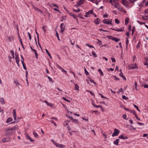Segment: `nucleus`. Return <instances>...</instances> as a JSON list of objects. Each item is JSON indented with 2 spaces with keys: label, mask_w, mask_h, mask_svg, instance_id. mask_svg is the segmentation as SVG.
<instances>
[{
  "label": "nucleus",
  "mask_w": 148,
  "mask_h": 148,
  "mask_svg": "<svg viewBox=\"0 0 148 148\" xmlns=\"http://www.w3.org/2000/svg\"><path fill=\"white\" fill-rule=\"evenodd\" d=\"M113 6L117 8L119 11H121L123 10V8L120 4L118 3L114 4Z\"/></svg>",
  "instance_id": "f257e3e1"
},
{
  "label": "nucleus",
  "mask_w": 148,
  "mask_h": 148,
  "mask_svg": "<svg viewBox=\"0 0 148 148\" xmlns=\"http://www.w3.org/2000/svg\"><path fill=\"white\" fill-rule=\"evenodd\" d=\"M108 19H105L103 20V22L104 23L108 25H112V19H111L109 21H108Z\"/></svg>",
  "instance_id": "f03ea898"
},
{
  "label": "nucleus",
  "mask_w": 148,
  "mask_h": 148,
  "mask_svg": "<svg viewBox=\"0 0 148 148\" xmlns=\"http://www.w3.org/2000/svg\"><path fill=\"white\" fill-rule=\"evenodd\" d=\"M120 132L119 130L116 129H115L114 130V132L112 134V136L113 137L117 136Z\"/></svg>",
  "instance_id": "7ed1b4c3"
},
{
  "label": "nucleus",
  "mask_w": 148,
  "mask_h": 148,
  "mask_svg": "<svg viewBox=\"0 0 148 148\" xmlns=\"http://www.w3.org/2000/svg\"><path fill=\"white\" fill-rule=\"evenodd\" d=\"M122 3L125 7L127 8L129 5V2L126 0H122Z\"/></svg>",
  "instance_id": "20e7f679"
},
{
  "label": "nucleus",
  "mask_w": 148,
  "mask_h": 148,
  "mask_svg": "<svg viewBox=\"0 0 148 148\" xmlns=\"http://www.w3.org/2000/svg\"><path fill=\"white\" fill-rule=\"evenodd\" d=\"M85 1V0H79V1L77 2V4L75 6H79L82 4H83Z\"/></svg>",
  "instance_id": "39448f33"
},
{
  "label": "nucleus",
  "mask_w": 148,
  "mask_h": 148,
  "mask_svg": "<svg viewBox=\"0 0 148 148\" xmlns=\"http://www.w3.org/2000/svg\"><path fill=\"white\" fill-rule=\"evenodd\" d=\"M11 138L10 137L4 138L2 139V142L3 143L7 142L10 141Z\"/></svg>",
  "instance_id": "423d86ee"
},
{
  "label": "nucleus",
  "mask_w": 148,
  "mask_h": 148,
  "mask_svg": "<svg viewBox=\"0 0 148 148\" xmlns=\"http://www.w3.org/2000/svg\"><path fill=\"white\" fill-rule=\"evenodd\" d=\"M25 135L26 137V138L27 139H28L30 140V141L31 142H34V140L32 139L31 137L29 136L28 134L27 133H25Z\"/></svg>",
  "instance_id": "0eeeda50"
},
{
  "label": "nucleus",
  "mask_w": 148,
  "mask_h": 148,
  "mask_svg": "<svg viewBox=\"0 0 148 148\" xmlns=\"http://www.w3.org/2000/svg\"><path fill=\"white\" fill-rule=\"evenodd\" d=\"M14 132L12 131L9 130V132H7L5 133V135L6 136L10 135V134L13 135Z\"/></svg>",
  "instance_id": "6e6552de"
},
{
  "label": "nucleus",
  "mask_w": 148,
  "mask_h": 148,
  "mask_svg": "<svg viewBox=\"0 0 148 148\" xmlns=\"http://www.w3.org/2000/svg\"><path fill=\"white\" fill-rule=\"evenodd\" d=\"M110 29H111L115 30V31H117V32H123L124 31V27H123L122 28L119 29H115V28H111Z\"/></svg>",
  "instance_id": "1a4fd4ad"
},
{
  "label": "nucleus",
  "mask_w": 148,
  "mask_h": 148,
  "mask_svg": "<svg viewBox=\"0 0 148 148\" xmlns=\"http://www.w3.org/2000/svg\"><path fill=\"white\" fill-rule=\"evenodd\" d=\"M15 59L16 61V63L17 64L18 66H19V59L18 56H17L16 55V57L15 58Z\"/></svg>",
  "instance_id": "9d476101"
},
{
  "label": "nucleus",
  "mask_w": 148,
  "mask_h": 148,
  "mask_svg": "<svg viewBox=\"0 0 148 148\" xmlns=\"http://www.w3.org/2000/svg\"><path fill=\"white\" fill-rule=\"evenodd\" d=\"M60 28L61 30L62 33H63L65 30V26L64 25V24L62 23L60 25Z\"/></svg>",
  "instance_id": "9b49d317"
},
{
  "label": "nucleus",
  "mask_w": 148,
  "mask_h": 148,
  "mask_svg": "<svg viewBox=\"0 0 148 148\" xmlns=\"http://www.w3.org/2000/svg\"><path fill=\"white\" fill-rule=\"evenodd\" d=\"M18 129V126L17 125H15L14 126V127H13L12 128L10 129V131H12L14 132L15 131H14V130Z\"/></svg>",
  "instance_id": "f8f14e48"
},
{
  "label": "nucleus",
  "mask_w": 148,
  "mask_h": 148,
  "mask_svg": "<svg viewBox=\"0 0 148 148\" xmlns=\"http://www.w3.org/2000/svg\"><path fill=\"white\" fill-rule=\"evenodd\" d=\"M13 116L14 118V120H15L16 119V114L15 109L13 110Z\"/></svg>",
  "instance_id": "ddd939ff"
},
{
  "label": "nucleus",
  "mask_w": 148,
  "mask_h": 148,
  "mask_svg": "<svg viewBox=\"0 0 148 148\" xmlns=\"http://www.w3.org/2000/svg\"><path fill=\"white\" fill-rule=\"evenodd\" d=\"M119 139H116L115 141L113 142V143L116 145H119Z\"/></svg>",
  "instance_id": "4468645a"
},
{
  "label": "nucleus",
  "mask_w": 148,
  "mask_h": 148,
  "mask_svg": "<svg viewBox=\"0 0 148 148\" xmlns=\"http://www.w3.org/2000/svg\"><path fill=\"white\" fill-rule=\"evenodd\" d=\"M0 102L2 104H5V102L4 99L3 98L1 97L0 98Z\"/></svg>",
  "instance_id": "2eb2a0df"
},
{
  "label": "nucleus",
  "mask_w": 148,
  "mask_h": 148,
  "mask_svg": "<svg viewBox=\"0 0 148 148\" xmlns=\"http://www.w3.org/2000/svg\"><path fill=\"white\" fill-rule=\"evenodd\" d=\"M119 138L122 139H127L128 137L127 136H123V135H121L119 136Z\"/></svg>",
  "instance_id": "dca6fc26"
},
{
  "label": "nucleus",
  "mask_w": 148,
  "mask_h": 148,
  "mask_svg": "<svg viewBox=\"0 0 148 148\" xmlns=\"http://www.w3.org/2000/svg\"><path fill=\"white\" fill-rule=\"evenodd\" d=\"M130 19L128 18H126L125 20V25H127Z\"/></svg>",
  "instance_id": "f3484780"
},
{
  "label": "nucleus",
  "mask_w": 148,
  "mask_h": 148,
  "mask_svg": "<svg viewBox=\"0 0 148 148\" xmlns=\"http://www.w3.org/2000/svg\"><path fill=\"white\" fill-rule=\"evenodd\" d=\"M100 21V19L98 18H97L96 20L94 21V22L96 25H98L99 23V21Z\"/></svg>",
  "instance_id": "a211bd4d"
},
{
  "label": "nucleus",
  "mask_w": 148,
  "mask_h": 148,
  "mask_svg": "<svg viewBox=\"0 0 148 148\" xmlns=\"http://www.w3.org/2000/svg\"><path fill=\"white\" fill-rule=\"evenodd\" d=\"M112 40L113 41H115L116 42H117L120 40V39L118 38L115 37H113V38Z\"/></svg>",
  "instance_id": "6ab92c4d"
},
{
  "label": "nucleus",
  "mask_w": 148,
  "mask_h": 148,
  "mask_svg": "<svg viewBox=\"0 0 148 148\" xmlns=\"http://www.w3.org/2000/svg\"><path fill=\"white\" fill-rule=\"evenodd\" d=\"M69 14L71 16H73L74 18H76V15H75L74 14L72 13V12H69Z\"/></svg>",
  "instance_id": "aec40b11"
},
{
  "label": "nucleus",
  "mask_w": 148,
  "mask_h": 148,
  "mask_svg": "<svg viewBox=\"0 0 148 148\" xmlns=\"http://www.w3.org/2000/svg\"><path fill=\"white\" fill-rule=\"evenodd\" d=\"M8 40L9 41H11L12 40H13L14 38V37L13 36L8 37Z\"/></svg>",
  "instance_id": "412c9836"
},
{
  "label": "nucleus",
  "mask_w": 148,
  "mask_h": 148,
  "mask_svg": "<svg viewBox=\"0 0 148 148\" xmlns=\"http://www.w3.org/2000/svg\"><path fill=\"white\" fill-rule=\"evenodd\" d=\"M12 121V118L10 117H9L7 119V121H6V122L7 123H9V122Z\"/></svg>",
  "instance_id": "4be33fe9"
},
{
  "label": "nucleus",
  "mask_w": 148,
  "mask_h": 148,
  "mask_svg": "<svg viewBox=\"0 0 148 148\" xmlns=\"http://www.w3.org/2000/svg\"><path fill=\"white\" fill-rule=\"evenodd\" d=\"M79 86L77 84H76L75 85V90H77L78 91L79 90Z\"/></svg>",
  "instance_id": "5701e85b"
},
{
  "label": "nucleus",
  "mask_w": 148,
  "mask_h": 148,
  "mask_svg": "<svg viewBox=\"0 0 148 148\" xmlns=\"http://www.w3.org/2000/svg\"><path fill=\"white\" fill-rule=\"evenodd\" d=\"M93 11L92 10H90L87 12H86V14H93Z\"/></svg>",
  "instance_id": "b1692460"
},
{
  "label": "nucleus",
  "mask_w": 148,
  "mask_h": 148,
  "mask_svg": "<svg viewBox=\"0 0 148 148\" xmlns=\"http://www.w3.org/2000/svg\"><path fill=\"white\" fill-rule=\"evenodd\" d=\"M45 51L48 54V55L49 56V57L50 58H52L51 55L50 54V53L48 51L47 49H45Z\"/></svg>",
  "instance_id": "393cba45"
},
{
  "label": "nucleus",
  "mask_w": 148,
  "mask_h": 148,
  "mask_svg": "<svg viewBox=\"0 0 148 148\" xmlns=\"http://www.w3.org/2000/svg\"><path fill=\"white\" fill-rule=\"evenodd\" d=\"M129 111L131 113H133L134 115L136 114L135 111L134 110H132L130 109H129Z\"/></svg>",
  "instance_id": "a878e982"
},
{
  "label": "nucleus",
  "mask_w": 148,
  "mask_h": 148,
  "mask_svg": "<svg viewBox=\"0 0 148 148\" xmlns=\"http://www.w3.org/2000/svg\"><path fill=\"white\" fill-rule=\"evenodd\" d=\"M33 51L35 53L36 58L37 59H38V55L37 53L36 52V51L35 49L34 50H33Z\"/></svg>",
  "instance_id": "bb28decb"
},
{
  "label": "nucleus",
  "mask_w": 148,
  "mask_h": 148,
  "mask_svg": "<svg viewBox=\"0 0 148 148\" xmlns=\"http://www.w3.org/2000/svg\"><path fill=\"white\" fill-rule=\"evenodd\" d=\"M98 71L100 73V74L102 76L103 75V73L101 69H99Z\"/></svg>",
  "instance_id": "cd10ccee"
},
{
  "label": "nucleus",
  "mask_w": 148,
  "mask_h": 148,
  "mask_svg": "<svg viewBox=\"0 0 148 148\" xmlns=\"http://www.w3.org/2000/svg\"><path fill=\"white\" fill-rule=\"evenodd\" d=\"M92 54L95 57H97V55L94 51H93L92 52Z\"/></svg>",
  "instance_id": "c85d7f7f"
},
{
  "label": "nucleus",
  "mask_w": 148,
  "mask_h": 148,
  "mask_svg": "<svg viewBox=\"0 0 148 148\" xmlns=\"http://www.w3.org/2000/svg\"><path fill=\"white\" fill-rule=\"evenodd\" d=\"M122 97L123 99H125V100H127L128 99V98L127 97H126L124 95H122Z\"/></svg>",
  "instance_id": "c756f323"
},
{
  "label": "nucleus",
  "mask_w": 148,
  "mask_h": 148,
  "mask_svg": "<svg viewBox=\"0 0 148 148\" xmlns=\"http://www.w3.org/2000/svg\"><path fill=\"white\" fill-rule=\"evenodd\" d=\"M10 53H12V56L13 58H14V52L13 50H12L10 51Z\"/></svg>",
  "instance_id": "7c9ffc66"
},
{
  "label": "nucleus",
  "mask_w": 148,
  "mask_h": 148,
  "mask_svg": "<svg viewBox=\"0 0 148 148\" xmlns=\"http://www.w3.org/2000/svg\"><path fill=\"white\" fill-rule=\"evenodd\" d=\"M50 122L51 123H53L54 125L56 127L57 126V125L56 124V123L53 120H51L50 121Z\"/></svg>",
  "instance_id": "2f4dec72"
},
{
  "label": "nucleus",
  "mask_w": 148,
  "mask_h": 148,
  "mask_svg": "<svg viewBox=\"0 0 148 148\" xmlns=\"http://www.w3.org/2000/svg\"><path fill=\"white\" fill-rule=\"evenodd\" d=\"M33 134L34 135V136L36 137H37L38 136V134L35 132H33Z\"/></svg>",
  "instance_id": "473e14b6"
},
{
  "label": "nucleus",
  "mask_w": 148,
  "mask_h": 148,
  "mask_svg": "<svg viewBox=\"0 0 148 148\" xmlns=\"http://www.w3.org/2000/svg\"><path fill=\"white\" fill-rule=\"evenodd\" d=\"M133 105H134V107L136 108L137 110L138 111H139V112H140V110H139V109H138V107L136 106V105H135L134 104H133Z\"/></svg>",
  "instance_id": "72a5a7b5"
},
{
  "label": "nucleus",
  "mask_w": 148,
  "mask_h": 148,
  "mask_svg": "<svg viewBox=\"0 0 148 148\" xmlns=\"http://www.w3.org/2000/svg\"><path fill=\"white\" fill-rule=\"evenodd\" d=\"M115 22L117 24H119L120 23L119 21L117 18H116L115 19Z\"/></svg>",
  "instance_id": "f704fd0d"
},
{
  "label": "nucleus",
  "mask_w": 148,
  "mask_h": 148,
  "mask_svg": "<svg viewBox=\"0 0 148 148\" xmlns=\"http://www.w3.org/2000/svg\"><path fill=\"white\" fill-rule=\"evenodd\" d=\"M73 11L74 12H78L80 11V10L79 8H78L77 10H76L74 9H73Z\"/></svg>",
  "instance_id": "c9c22d12"
},
{
  "label": "nucleus",
  "mask_w": 148,
  "mask_h": 148,
  "mask_svg": "<svg viewBox=\"0 0 148 148\" xmlns=\"http://www.w3.org/2000/svg\"><path fill=\"white\" fill-rule=\"evenodd\" d=\"M107 38H108L109 39H112V40L113 38V37L112 36H107Z\"/></svg>",
  "instance_id": "e433bc0d"
},
{
  "label": "nucleus",
  "mask_w": 148,
  "mask_h": 148,
  "mask_svg": "<svg viewBox=\"0 0 148 148\" xmlns=\"http://www.w3.org/2000/svg\"><path fill=\"white\" fill-rule=\"evenodd\" d=\"M135 117L136 118V119L138 120V121H140V118H139L137 116L136 114H135Z\"/></svg>",
  "instance_id": "4c0bfd02"
},
{
  "label": "nucleus",
  "mask_w": 148,
  "mask_h": 148,
  "mask_svg": "<svg viewBox=\"0 0 148 148\" xmlns=\"http://www.w3.org/2000/svg\"><path fill=\"white\" fill-rule=\"evenodd\" d=\"M140 44L141 42H139L136 45V47L138 49L139 48L140 45Z\"/></svg>",
  "instance_id": "58836bf2"
},
{
  "label": "nucleus",
  "mask_w": 148,
  "mask_h": 148,
  "mask_svg": "<svg viewBox=\"0 0 148 148\" xmlns=\"http://www.w3.org/2000/svg\"><path fill=\"white\" fill-rule=\"evenodd\" d=\"M56 36L57 37V38H58V40H60V38H59V34H58V32H56Z\"/></svg>",
  "instance_id": "ea45409f"
},
{
  "label": "nucleus",
  "mask_w": 148,
  "mask_h": 148,
  "mask_svg": "<svg viewBox=\"0 0 148 148\" xmlns=\"http://www.w3.org/2000/svg\"><path fill=\"white\" fill-rule=\"evenodd\" d=\"M21 58L22 59L21 60V62L22 63H24V59L23 56L22 55H21Z\"/></svg>",
  "instance_id": "a19ab883"
},
{
  "label": "nucleus",
  "mask_w": 148,
  "mask_h": 148,
  "mask_svg": "<svg viewBox=\"0 0 148 148\" xmlns=\"http://www.w3.org/2000/svg\"><path fill=\"white\" fill-rule=\"evenodd\" d=\"M90 82L92 83H93L95 84L96 85V83L95 82H94V81L93 80V79H91L90 78Z\"/></svg>",
  "instance_id": "79ce46f5"
},
{
  "label": "nucleus",
  "mask_w": 148,
  "mask_h": 148,
  "mask_svg": "<svg viewBox=\"0 0 148 148\" xmlns=\"http://www.w3.org/2000/svg\"><path fill=\"white\" fill-rule=\"evenodd\" d=\"M62 99L64 100L65 101H66L69 102H70V100L67 99H66L64 97H63L62 98Z\"/></svg>",
  "instance_id": "37998d69"
},
{
  "label": "nucleus",
  "mask_w": 148,
  "mask_h": 148,
  "mask_svg": "<svg viewBox=\"0 0 148 148\" xmlns=\"http://www.w3.org/2000/svg\"><path fill=\"white\" fill-rule=\"evenodd\" d=\"M85 45L86 46H87L90 48H94V47L93 46L90 45H89L88 44H86Z\"/></svg>",
  "instance_id": "c03bdc74"
},
{
  "label": "nucleus",
  "mask_w": 148,
  "mask_h": 148,
  "mask_svg": "<svg viewBox=\"0 0 148 148\" xmlns=\"http://www.w3.org/2000/svg\"><path fill=\"white\" fill-rule=\"evenodd\" d=\"M137 65L136 64H135L134 66H132L131 67V69H136L137 68Z\"/></svg>",
  "instance_id": "a18cd8bd"
},
{
  "label": "nucleus",
  "mask_w": 148,
  "mask_h": 148,
  "mask_svg": "<svg viewBox=\"0 0 148 148\" xmlns=\"http://www.w3.org/2000/svg\"><path fill=\"white\" fill-rule=\"evenodd\" d=\"M36 33L37 35V40H38V42L39 41V34L38 33H37V32L36 30Z\"/></svg>",
  "instance_id": "49530a36"
},
{
  "label": "nucleus",
  "mask_w": 148,
  "mask_h": 148,
  "mask_svg": "<svg viewBox=\"0 0 148 148\" xmlns=\"http://www.w3.org/2000/svg\"><path fill=\"white\" fill-rule=\"evenodd\" d=\"M129 42V41L128 39V38H126V45H127V47H128Z\"/></svg>",
  "instance_id": "de8ad7c7"
},
{
  "label": "nucleus",
  "mask_w": 148,
  "mask_h": 148,
  "mask_svg": "<svg viewBox=\"0 0 148 148\" xmlns=\"http://www.w3.org/2000/svg\"><path fill=\"white\" fill-rule=\"evenodd\" d=\"M22 63L23 65V69H25V70H26V71L27 70V68H26V67L25 66V65L24 64V63Z\"/></svg>",
  "instance_id": "09e8293b"
},
{
  "label": "nucleus",
  "mask_w": 148,
  "mask_h": 148,
  "mask_svg": "<svg viewBox=\"0 0 148 148\" xmlns=\"http://www.w3.org/2000/svg\"><path fill=\"white\" fill-rule=\"evenodd\" d=\"M85 71V73L86 75H88L89 74V73L86 70V68H85L84 69Z\"/></svg>",
  "instance_id": "8fccbe9b"
},
{
  "label": "nucleus",
  "mask_w": 148,
  "mask_h": 148,
  "mask_svg": "<svg viewBox=\"0 0 148 148\" xmlns=\"http://www.w3.org/2000/svg\"><path fill=\"white\" fill-rule=\"evenodd\" d=\"M51 119H55L56 121H58V119L56 117H51Z\"/></svg>",
  "instance_id": "3c124183"
},
{
  "label": "nucleus",
  "mask_w": 148,
  "mask_h": 148,
  "mask_svg": "<svg viewBox=\"0 0 148 148\" xmlns=\"http://www.w3.org/2000/svg\"><path fill=\"white\" fill-rule=\"evenodd\" d=\"M63 145H61L60 144H58V145H57V147H59L61 148L63 147Z\"/></svg>",
  "instance_id": "603ef678"
},
{
  "label": "nucleus",
  "mask_w": 148,
  "mask_h": 148,
  "mask_svg": "<svg viewBox=\"0 0 148 148\" xmlns=\"http://www.w3.org/2000/svg\"><path fill=\"white\" fill-rule=\"evenodd\" d=\"M126 116H127V115L126 114H123V115L122 116V117L123 119H125L127 120V119H126Z\"/></svg>",
  "instance_id": "864d4df0"
},
{
  "label": "nucleus",
  "mask_w": 148,
  "mask_h": 148,
  "mask_svg": "<svg viewBox=\"0 0 148 148\" xmlns=\"http://www.w3.org/2000/svg\"><path fill=\"white\" fill-rule=\"evenodd\" d=\"M27 33H28V36H29V39L31 40V35L30 34V33H29V32H28Z\"/></svg>",
  "instance_id": "5fc2aeb1"
},
{
  "label": "nucleus",
  "mask_w": 148,
  "mask_h": 148,
  "mask_svg": "<svg viewBox=\"0 0 148 148\" xmlns=\"http://www.w3.org/2000/svg\"><path fill=\"white\" fill-rule=\"evenodd\" d=\"M131 3H133L136 1L137 0H128Z\"/></svg>",
  "instance_id": "6e6d98bb"
},
{
  "label": "nucleus",
  "mask_w": 148,
  "mask_h": 148,
  "mask_svg": "<svg viewBox=\"0 0 148 148\" xmlns=\"http://www.w3.org/2000/svg\"><path fill=\"white\" fill-rule=\"evenodd\" d=\"M145 17H146L145 16H143L142 17V18L143 20L146 21L147 20V19L145 18Z\"/></svg>",
  "instance_id": "4d7b16f0"
},
{
  "label": "nucleus",
  "mask_w": 148,
  "mask_h": 148,
  "mask_svg": "<svg viewBox=\"0 0 148 148\" xmlns=\"http://www.w3.org/2000/svg\"><path fill=\"white\" fill-rule=\"evenodd\" d=\"M79 17L81 18L82 19H84V18L82 17V15L81 14H79Z\"/></svg>",
  "instance_id": "13d9d810"
},
{
  "label": "nucleus",
  "mask_w": 148,
  "mask_h": 148,
  "mask_svg": "<svg viewBox=\"0 0 148 148\" xmlns=\"http://www.w3.org/2000/svg\"><path fill=\"white\" fill-rule=\"evenodd\" d=\"M130 129L131 130H136V129L134 127H133L132 125L130 126Z\"/></svg>",
  "instance_id": "bf43d9fd"
},
{
  "label": "nucleus",
  "mask_w": 148,
  "mask_h": 148,
  "mask_svg": "<svg viewBox=\"0 0 148 148\" xmlns=\"http://www.w3.org/2000/svg\"><path fill=\"white\" fill-rule=\"evenodd\" d=\"M49 79V81L51 82H53V81L52 80V79L49 76H48L47 77Z\"/></svg>",
  "instance_id": "052dcab7"
},
{
  "label": "nucleus",
  "mask_w": 148,
  "mask_h": 148,
  "mask_svg": "<svg viewBox=\"0 0 148 148\" xmlns=\"http://www.w3.org/2000/svg\"><path fill=\"white\" fill-rule=\"evenodd\" d=\"M99 31H103V32H108V31H107L106 30H104L101 28H100V29H99Z\"/></svg>",
  "instance_id": "680f3d73"
},
{
  "label": "nucleus",
  "mask_w": 148,
  "mask_h": 148,
  "mask_svg": "<svg viewBox=\"0 0 148 148\" xmlns=\"http://www.w3.org/2000/svg\"><path fill=\"white\" fill-rule=\"evenodd\" d=\"M101 132L102 134L103 135V136L105 137V138H107V136L104 133H103V131H101Z\"/></svg>",
  "instance_id": "e2e57ef3"
},
{
  "label": "nucleus",
  "mask_w": 148,
  "mask_h": 148,
  "mask_svg": "<svg viewBox=\"0 0 148 148\" xmlns=\"http://www.w3.org/2000/svg\"><path fill=\"white\" fill-rule=\"evenodd\" d=\"M73 122H75L76 123H77L78 122V121L76 119H73Z\"/></svg>",
  "instance_id": "0e129e2a"
},
{
  "label": "nucleus",
  "mask_w": 148,
  "mask_h": 148,
  "mask_svg": "<svg viewBox=\"0 0 148 148\" xmlns=\"http://www.w3.org/2000/svg\"><path fill=\"white\" fill-rule=\"evenodd\" d=\"M135 30V27H133L132 29V31L133 32H134Z\"/></svg>",
  "instance_id": "69168bd1"
},
{
  "label": "nucleus",
  "mask_w": 148,
  "mask_h": 148,
  "mask_svg": "<svg viewBox=\"0 0 148 148\" xmlns=\"http://www.w3.org/2000/svg\"><path fill=\"white\" fill-rule=\"evenodd\" d=\"M14 83H15V84L16 85H20V84L18 83V81H14Z\"/></svg>",
  "instance_id": "338daca9"
},
{
  "label": "nucleus",
  "mask_w": 148,
  "mask_h": 148,
  "mask_svg": "<svg viewBox=\"0 0 148 148\" xmlns=\"http://www.w3.org/2000/svg\"><path fill=\"white\" fill-rule=\"evenodd\" d=\"M145 88H148V84H145L144 86Z\"/></svg>",
  "instance_id": "774afa93"
}]
</instances>
